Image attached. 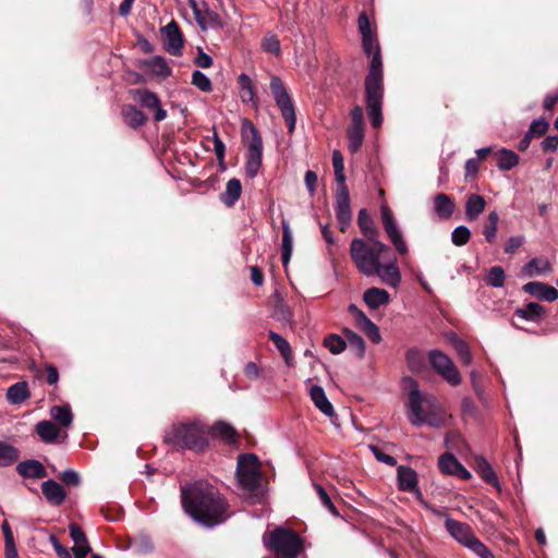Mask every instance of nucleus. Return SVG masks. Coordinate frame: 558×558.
<instances>
[{"label": "nucleus", "mask_w": 558, "mask_h": 558, "mask_svg": "<svg viewBox=\"0 0 558 558\" xmlns=\"http://www.w3.org/2000/svg\"><path fill=\"white\" fill-rule=\"evenodd\" d=\"M388 246L378 239L364 240L354 238L350 244V256L357 270L366 276H374L380 264V258Z\"/></svg>", "instance_id": "4"}, {"label": "nucleus", "mask_w": 558, "mask_h": 558, "mask_svg": "<svg viewBox=\"0 0 558 558\" xmlns=\"http://www.w3.org/2000/svg\"><path fill=\"white\" fill-rule=\"evenodd\" d=\"M236 476L240 485L248 492H255L259 487L260 472L255 454L245 453L239 457Z\"/></svg>", "instance_id": "10"}, {"label": "nucleus", "mask_w": 558, "mask_h": 558, "mask_svg": "<svg viewBox=\"0 0 558 558\" xmlns=\"http://www.w3.org/2000/svg\"><path fill=\"white\" fill-rule=\"evenodd\" d=\"M35 432L38 437L46 444L63 442L68 437L66 433L61 435L60 428L51 421L47 420L38 422L35 426Z\"/></svg>", "instance_id": "20"}, {"label": "nucleus", "mask_w": 558, "mask_h": 558, "mask_svg": "<svg viewBox=\"0 0 558 558\" xmlns=\"http://www.w3.org/2000/svg\"><path fill=\"white\" fill-rule=\"evenodd\" d=\"M486 201L478 194H470L465 202V216L468 220H476L485 210Z\"/></svg>", "instance_id": "29"}, {"label": "nucleus", "mask_w": 558, "mask_h": 558, "mask_svg": "<svg viewBox=\"0 0 558 558\" xmlns=\"http://www.w3.org/2000/svg\"><path fill=\"white\" fill-rule=\"evenodd\" d=\"M144 65L148 72L163 78L171 74V69L169 68L167 61L159 56L146 60Z\"/></svg>", "instance_id": "36"}, {"label": "nucleus", "mask_w": 558, "mask_h": 558, "mask_svg": "<svg viewBox=\"0 0 558 558\" xmlns=\"http://www.w3.org/2000/svg\"><path fill=\"white\" fill-rule=\"evenodd\" d=\"M134 99L142 106L147 109H151L155 111L154 119L157 122H160L167 118V111L162 109L160 106V100L157 94L148 90V89H136L133 90Z\"/></svg>", "instance_id": "16"}, {"label": "nucleus", "mask_w": 558, "mask_h": 558, "mask_svg": "<svg viewBox=\"0 0 558 558\" xmlns=\"http://www.w3.org/2000/svg\"><path fill=\"white\" fill-rule=\"evenodd\" d=\"M369 450L374 454V457L379 461L383 462L389 466H395L397 464L396 458H393L390 454H386L381 449H379L377 446L369 445Z\"/></svg>", "instance_id": "56"}, {"label": "nucleus", "mask_w": 558, "mask_h": 558, "mask_svg": "<svg viewBox=\"0 0 558 558\" xmlns=\"http://www.w3.org/2000/svg\"><path fill=\"white\" fill-rule=\"evenodd\" d=\"M470 238H471V231L466 226H458L451 232V242L456 246L465 245L470 241Z\"/></svg>", "instance_id": "49"}, {"label": "nucleus", "mask_w": 558, "mask_h": 558, "mask_svg": "<svg viewBox=\"0 0 558 558\" xmlns=\"http://www.w3.org/2000/svg\"><path fill=\"white\" fill-rule=\"evenodd\" d=\"M550 271L551 265L546 257H534L522 268V272L526 277H537Z\"/></svg>", "instance_id": "27"}, {"label": "nucleus", "mask_w": 558, "mask_h": 558, "mask_svg": "<svg viewBox=\"0 0 558 558\" xmlns=\"http://www.w3.org/2000/svg\"><path fill=\"white\" fill-rule=\"evenodd\" d=\"M452 347L457 351L459 357L461 359L464 365H470L472 363V353L469 344L459 338L457 335H451L449 338Z\"/></svg>", "instance_id": "40"}, {"label": "nucleus", "mask_w": 558, "mask_h": 558, "mask_svg": "<svg viewBox=\"0 0 558 558\" xmlns=\"http://www.w3.org/2000/svg\"><path fill=\"white\" fill-rule=\"evenodd\" d=\"M69 530L70 536L74 542V546H83V544H88L84 531L77 524H70Z\"/></svg>", "instance_id": "54"}, {"label": "nucleus", "mask_w": 558, "mask_h": 558, "mask_svg": "<svg viewBox=\"0 0 558 558\" xmlns=\"http://www.w3.org/2000/svg\"><path fill=\"white\" fill-rule=\"evenodd\" d=\"M349 312L353 315L356 326L369 338L374 343L381 340L378 327L362 312L356 305L351 304Z\"/></svg>", "instance_id": "17"}, {"label": "nucleus", "mask_w": 558, "mask_h": 558, "mask_svg": "<svg viewBox=\"0 0 558 558\" xmlns=\"http://www.w3.org/2000/svg\"><path fill=\"white\" fill-rule=\"evenodd\" d=\"M398 488L403 492L415 493L421 499L422 493L417 487V473L409 466L400 465L397 469Z\"/></svg>", "instance_id": "19"}, {"label": "nucleus", "mask_w": 558, "mask_h": 558, "mask_svg": "<svg viewBox=\"0 0 558 558\" xmlns=\"http://www.w3.org/2000/svg\"><path fill=\"white\" fill-rule=\"evenodd\" d=\"M305 185L310 192L311 195H314L316 190V183H317V174L314 171H306L304 177Z\"/></svg>", "instance_id": "63"}, {"label": "nucleus", "mask_w": 558, "mask_h": 558, "mask_svg": "<svg viewBox=\"0 0 558 558\" xmlns=\"http://www.w3.org/2000/svg\"><path fill=\"white\" fill-rule=\"evenodd\" d=\"M41 490L45 498L52 505H61L66 497L63 487L53 480L43 482Z\"/></svg>", "instance_id": "25"}, {"label": "nucleus", "mask_w": 558, "mask_h": 558, "mask_svg": "<svg viewBox=\"0 0 558 558\" xmlns=\"http://www.w3.org/2000/svg\"><path fill=\"white\" fill-rule=\"evenodd\" d=\"M325 345L332 354H339L345 349L347 342L338 335H330L325 339Z\"/></svg>", "instance_id": "50"}, {"label": "nucleus", "mask_w": 558, "mask_h": 558, "mask_svg": "<svg viewBox=\"0 0 558 558\" xmlns=\"http://www.w3.org/2000/svg\"><path fill=\"white\" fill-rule=\"evenodd\" d=\"M359 31L362 35V46L365 54L371 59L368 74L365 77L366 111L373 128L378 129L383 124L384 102V71L380 46L376 29L372 27L365 12L359 15Z\"/></svg>", "instance_id": "1"}, {"label": "nucleus", "mask_w": 558, "mask_h": 558, "mask_svg": "<svg viewBox=\"0 0 558 558\" xmlns=\"http://www.w3.org/2000/svg\"><path fill=\"white\" fill-rule=\"evenodd\" d=\"M380 214L384 229L387 233L388 239L392 243L395 250L401 255L407 254L409 248L403 239L402 232L393 217L392 211L388 206L383 205L380 207Z\"/></svg>", "instance_id": "12"}, {"label": "nucleus", "mask_w": 558, "mask_h": 558, "mask_svg": "<svg viewBox=\"0 0 558 558\" xmlns=\"http://www.w3.org/2000/svg\"><path fill=\"white\" fill-rule=\"evenodd\" d=\"M460 464L461 463L458 461V459L449 452H446L442 456H440L438 461V465L441 472L450 475L456 474Z\"/></svg>", "instance_id": "45"}, {"label": "nucleus", "mask_w": 558, "mask_h": 558, "mask_svg": "<svg viewBox=\"0 0 558 558\" xmlns=\"http://www.w3.org/2000/svg\"><path fill=\"white\" fill-rule=\"evenodd\" d=\"M310 396H311V399L314 402L315 407L317 409H319V411L322 413H324L325 415H327L329 417H333L336 415L333 407L327 399L323 387H320L318 385L312 386L310 389Z\"/></svg>", "instance_id": "26"}, {"label": "nucleus", "mask_w": 558, "mask_h": 558, "mask_svg": "<svg viewBox=\"0 0 558 558\" xmlns=\"http://www.w3.org/2000/svg\"><path fill=\"white\" fill-rule=\"evenodd\" d=\"M263 544L280 558H298L304 549L301 536L293 530L282 526L264 533Z\"/></svg>", "instance_id": "6"}, {"label": "nucleus", "mask_w": 558, "mask_h": 558, "mask_svg": "<svg viewBox=\"0 0 558 558\" xmlns=\"http://www.w3.org/2000/svg\"><path fill=\"white\" fill-rule=\"evenodd\" d=\"M271 94L278 106L283 120L287 123L288 132L293 134L296 125V113L293 100L284 86L282 80L278 76H271L269 84Z\"/></svg>", "instance_id": "8"}, {"label": "nucleus", "mask_w": 558, "mask_h": 558, "mask_svg": "<svg viewBox=\"0 0 558 558\" xmlns=\"http://www.w3.org/2000/svg\"><path fill=\"white\" fill-rule=\"evenodd\" d=\"M374 276L391 288H397L401 282V274L395 259L385 265L380 263Z\"/></svg>", "instance_id": "21"}, {"label": "nucleus", "mask_w": 558, "mask_h": 558, "mask_svg": "<svg viewBox=\"0 0 558 558\" xmlns=\"http://www.w3.org/2000/svg\"><path fill=\"white\" fill-rule=\"evenodd\" d=\"M272 315H274L275 319H277L278 322H281L284 324H290L292 322V312H291L290 307L287 304H284L283 302H280L279 304H277L275 306Z\"/></svg>", "instance_id": "52"}, {"label": "nucleus", "mask_w": 558, "mask_h": 558, "mask_svg": "<svg viewBox=\"0 0 558 558\" xmlns=\"http://www.w3.org/2000/svg\"><path fill=\"white\" fill-rule=\"evenodd\" d=\"M499 222V215L496 210L490 211L487 217V223L484 226L483 234L488 243H493L496 240L497 229Z\"/></svg>", "instance_id": "43"}, {"label": "nucleus", "mask_w": 558, "mask_h": 558, "mask_svg": "<svg viewBox=\"0 0 558 558\" xmlns=\"http://www.w3.org/2000/svg\"><path fill=\"white\" fill-rule=\"evenodd\" d=\"M19 458L17 450L7 444L0 442V465L7 466L15 462Z\"/></svg>", "instance_id": "48"}, {"label": "nucleus", "mask_w": 558, "mask_h": 558, "mask_svg": "<svg viewBox=\"0 0 558 558\" xmlns=\"http://www.w3.org/2000/svg\"><path fill=\"white\" fill-rule=\"evenodd\" d=\"M332 166L338 185H345L344 159L339 150L332 153Z\"/></svg>", "instance_id": "46"}, {"label": "nucleus", "mask_w": 558, "mask_h": 558, "mask_svg": "<svg viewBox=\"0 0 558 558\" xmlns=\"http://www.w3.org/2000/svg\"><path fill=\"white\" fill-rule=\"evenodd\" d=\"M545 151H555L558 148V135H549L542 142Z\"/></svg>", "instance_id": "64"}, {"label": "nucleus", "mask_w": 558, "mask_h": 558, "mask_svg": "<svg viewBox=\"0 0 558 558\" xmlns=\"http://www.w3.org/2000/svg\"><path fill=\"white\" fill-rule=\"evenodd\" d=\"M475 471L485 483L500 489V484L495 471L484 458L477 459Z\"/></svg>", "instance_id": "32"}, {"label": "nucleus", "mask_w": 558, "mask_h": 558, "mask_svg": "<svg viewBox=\"0 0 558 558\" xmlns=\"http://www.w3.org/2000/svg\"><path fill=\"white\" fill-rule=\"evenodd\" d=\"M523 291L538 299L553 302L558 299V290L543 282L531 281L523 286Z\"/></svg>", "instance_id": "22"}, {"label": "nucleus", "mask_w": 558, "mask_h": 558, "mask_svg": "<svg viewBox=\"0 0 558 558\" xmlns=\"http://www.w3.org/2000/svg\"><path fill=\"white\" fill-rule=\"evenodd\" d=\"M343 335L345 337V342L350 345V348L354 349L360 357H362L365 353V342L363 338L350 329H344Z\"/></svg>", "instance_id": "44"}, {"label": "nucleus", "mask_w": 558, "mask_h": 558, "mask_svg": "<svg viewBox=\"0 0 558 558\" xmlns=\"http://www.w3.org/2000/svg\"><path fill=\"white\" fill-rule=\"evenodd\" d=\"M269 339L274 342L277 350L281 353L282 357L284 359L287 364H290L293 356H292V349L289 342L279 333L275 331H269Z\"/></svg>", "instance_id": "42"}, {"label": "nucleus", "mask_w": 558, "mask_h": 558, "mask_svg": "<svg viewBox=\"0 0 558 558\" xmlns=\"http://www.w3.org/2000/svg\"><path fill=\"white\" fill-rule=\"evenodd\" d=\"M506 274L501 266H494L487 274V284L493 288H502L505 286Z\"/></svg>", "instance_id": "47"}, {"label": "nucleus", "mask_w": 558, "mask_h": 558, "mask_svg": "<svg viewBox=\"0 0 558 558\" xmlns=\"http://www.w3.org/2000/svg\"><path fill=\"white\" fill-rule=\"evenodd\" d=\"M262 47L265 51L279 56L280 53V41L275 35L266 36L263 40Z\"/></svg>", "instance_id": "53"}, {"label": "nucleus", "mask_w": 558, "mask_h": 558, "mask_svg": "<svg viewBox=\"0 0 558 558\" xmlns=\"http://www.w3.org/2000/svg\"><path fill=\"white\" fill-rule=\"evenodd\" d=\"M335 210L340 231L344 232L352 220L350 195L347 185H337Z\"/></svg>", "instance_id": "15"}, {"label": "nucleus", "mask_w": 558, "mask_h": 558, "mask_svg": "<svg viewBox=\"0 0 558 558\" xmlns=\"http://www.w3.org/2000/svg\"><path fill=\"white\" fill-rule=\"evenodd\" d=\"M31 397L28 385L26 381H19L7 391V399L11 404H21Z\"/></svg>", "instance_id": "31"}, {"label": "nucleus", "mask_w": 558, "mask_h": 558, "mask_svg": "<svg viewBox=\"0 0 558 558\" xmlns=\"http://www.w3.org/2000/svg\"><path fill=\"white\" fill-rule=\"evenodd\" d=\"M166 442L182 450L203 451L208 446L205 427L197 423H178L167 432Z\"/></svg>", "instance_id": "5"}, {"label": "nucleus", "mask_w": 558, "mask_h": 558, "mask_svg": "<svg viewBox=\"0 0 558 558\" xmlns=\"http://www.w3.org/2000/svg\"><path fill=\"white\" fill-rule=\"evenodd\" d=\"M50 416L63 428H69L73 422V414L69 404L51 407Z\"/></svg>", "instance_id": "34"}, {"label": "nucleus", "mask_w": 558, "mask_h": 558, "mask_svg": "<svg viewBox=\"0 0 558 558\" xmlns=\"http://www.w3.org/2000/svg\"><path fill=\"white\" fill-rule=\"evenodd\" d=\"M187 2L202 31L222 28L223 21L221 16L210 9L207 2H197L196 0H187Z\"/></svg>", "instance_id": "13"}, {"label": "nucleus", "mask_w": 558, "mask_h": 558, "mask_svg": "<svg viewBox=\"0 0 558 558\" xmlns=\"http://www.w3.org/2000/svg\"><path fill=\"white\" fill-rule=\"evenodd\" d=\"M456 209L453 199L444 193H439L434 197V211L441 220L449 219Z\"/></svg>", "instance_id": "24"}, {"label": "nucleus", "mask_w": 558, "mask_h": 558, "mask_svg": "<svg viewBox=\"0 0 558 558\" xmlns=\"http://www.w3.org/2000/svg\"><path fill=\"white\" fill-rule=\"evenodd\" d=\"M519 163V156L510 149L502 148L497 154V167L500 170H511Z\"/></svg>", "instance_id": "39"}, {"label": "nucleus", "mask_w": 558, "mask_h": 558, "mask_svg": "<svg viewBox=\"0 0 558 558\" xmlns=\"http://www.w3.org/2000/svg\"><path fill=\"white\" fill-rule=\"evenodd\" d=\"M315 489L317 492V495H318L319 500L323 504V506L326 507L332 514L338 515V511H337L336 507L333 506L329 495L324 489V487H322L318 484H315Z\"/></svg>", "instance_id": "57"}, {"label": "nucleus", "mask_w": 558, "mask_h": 558, "mask_svg": "<svg viewBox=\"0 0 558 558\" xmlns=\"http://www.w3.org/2000/svg\"><path fill=\"white\" fill-rule=\"evenodd\" d=\"M162 32L165 35V46L167 51L172 56L181 54L183 37L179 25L174 21H171L162 28Z\"/></svg>", "instance_id": "18"}, {"label": "nucleus", "mask_w": 558, "mask_h": 558, "mask_svg": "<svg viewBox=\"0 0 558 558\" xmlns=\"http://www.w3.org/2000/svg\"><path fill=\"white\" fill-rule=\"evenodd\" d=\"M122 116L124 122L131 128H138L147 121V117L132 105H128L122 109Z\"/></svg>", "instance_id": "38"}, {"label": "nucleus", "mask_w": 558, "mask_h": 558, "mask_svg": "<svg viewBox=\"0 0 558 558\" xmlns=\"http://www.w3.org/2000/svg\"><path fill=\"white\" fill-rule=\"evenodd\" d=\"M245 126L247 128V133H244L243 136L247 141V154H246V162H245V171L246 174L253 179L257 175L263 159V141L259 135L257 129L251 123L246 122Z\"/></svg>", "instance_id": "9"}, {"label": "nucleus", "mask_w": 558, "mask_h": 558, "mask_svg": "<svg viewBox=\"0 0 558 558\" xmlns=\"http://www.w3.org/2000/svg\"><path fill=\"white\" fill-rule=\"evenodd\" d=\"M211 434L215 437H219L227 442H233L236 439V432L229 423L226 422H217L213 428Z\"/></svg>", "instance_id": "41"}, {"label": "nucleus", "mask_w": 558, "mask_h": 558, "mask_svg": "<svg viewBox=\"0 0 558 558\" xmlns=\"http://www.w3.org/2000/svg\"><path fill=\"white\" fill-rule=\"evenodd\" d=\"M408 389V420L413 426L428 425L438 428L446 421V412L434 395L418 389L411 377L404 378Z\"/></svg>", "instance_id": "3"}, {"label": "nucleus", "mask_w": 558, "mask_h": 558, "mask_svg": "<svg viewBox=\"0 0 558 558\" xmlns=\"http://www.w3.org/2000/svg\"><path fill=\"white\" fill-rule=\"evenodd\" d=\"M514 314L524 320L535 322L545 314V310L541 304L530 302L523 307L517 308Z\"/></svg>", "instance_id": "35"}, {"label": "nucleus", "mask_w": 558, "mask_h": 558, "mask_svg": "<svg viewBox=\"0 0 558 558\" xmlns=\"http://www.w3.org/2000/svg\"><path fill=\"white\" fill-rule=\"evenodd\" d=\"M192 84L199 88L202 92H210L213 89V85L210 80L206 74H204L199 70H195L192 74Z\"/></svg>", "instance_id": "51"}, {"label": "nucleus", "mask_w": 558, "mask_h": 558, "mask_svg": "<svg viewBox=\"0 0 558 558\" xmlns=\"http://www.w3.org/2000/svg\"><path fill=\"white\" fill-rule=\"evenodd\" d=\"M50 543L59 558H72L70 550L59 542L56 535H50Z\"/></svg>", "instance_id": "60"}, {"label": "nucleus", "mask_w": 558, "mask_h": 558, "mask_svg": "<svg viewBox=\"0 0 558 558\" xmlns=\"http://www.w3.org/2000/svg\"><path fill=\"white\" fill-rule=\"evenodd\" d=\"M407 362H408L409 367L412 371L421 369V367L423 366V363H424L421 353L415 349H411L408 351Z\"/></svg>", "instance_id": "55"}, {"label": "nucleus", "mask_w": 558, "mask_h": 558, "mask_svg": "<svg viewBox=\"0 0 558 558\" xmlns=\"http://www.w3.org/2000/svg\"><path fill=\"white\" fill-rule=\"evenodd\" d=\"M239 84L242 92H250V101H253L255 93L251 78L246 74L242 73L239 76Z\"/></svg>", "instance_id": "61"}, {"label": "nucleus", "mask_w": 558, "mask_h": 558, "mask_svg": "<svg viewBox=\"0 0 558 558\" xmlns=\"http://www.w3.org/2000/svg\"><path fill=\"white\" fill-rule=\"evenodd\" d=\"M242 193V184L239 179H230L227 182L226 191L221 195V201L228 207L233 206L236 201L240 198Z\"/></svg>", "instance_id": "33"}, {"label": "nucleus", "mask_w": 558, "mask_h": 558, "mask_svg": "<svg viewBox=\"0 0 558 558\" xmlns=\"http://www.w3.org/2000/svg\"><path fill=\"white\" fill-rule=\"evenodd\" d=\"M20 475L31 478H44L47 476L45 466L37 460H26L16 466Z\"/></svg>", "instance_id": "28"}, {"label": "nucleus", "mask_w": 558, "mask_h": 558, "mask_svg": "<svg viewBox=\"0 0 558 558\" xmlns=\"http://www.w3.org/2000/svg\"><path fill=\"white\" fill-rule=\"evenodd\" d=\"M293 251V238L290 226L287 221H282V251L281 260L287 266L291 259Z\"/></svg>", "instance_id": "37"}, {"label": "nucleus", "mask_w": 558, "mask_h": 558, "mask_svg": "<svg viewBox=\"0 0 558 558\" xmlns=\"http://www.w3.org/2000/svg\"><path fill=\"white\" fill-rule=\"evenodd\" d=\"M182 506L195 521L209 527L228 518L227 501L206 481H196L182 487Z\"/></svg>", "instance_id": "2"}, {"label": "nucleus", "mask_w": 558, "mask_h": 558, "mask_svg": "<svg viewBox=\"0 0 558 558\" xmlns=\"http://www.w3.org/2000/svg\"><path fill=\"white\" fill-rule=\"evenodd\" d=\"M428 360L435 372L448 384L458 386L461 383V375L447 354L439 350H430Z\"/></svg>", "instance_id": "11"}, {"label": "nucleus", "mask_w": 558, "mask_h": 558, "mask_svg": "<svg viewBox=\"0 0 558 558\" xmlns=\"http://www.w3.org/2000/svg\"><path fill=\"white\" fill-rule=\"evenodd\" d=\"M445 527L453 539L470 549L480 558H494L493 553L478 537L475 536L472 527L468 523L447 517L445 520Z\"/></svg>", "instance_id": "7"}, {"label": "nucleus", "mask_w": 558, "mask_h": 558, "mask_svg": "<svg viewBox=\"0 0 558 558\" xmlns=\"http://www.w3.org/2000/svg\"><path fill=\"white\" fill-rule=\"evenodd\" d=\"M363 300L371 310H378L389 304L390 294L385 289L373 287L365 290Z\"/></svg>", "instance_id": "23"}, {"label": "nucleus", "mask_w": 558, "mask_h": 558, "mask_svg": "<svg viewBox=\"0 0 558 558\" xmlns=\"http://www.w3.org/2000/svg\"><path fill=\"white\" fill-rule=\"evenodd\" d=\"M357 225L361 232L366 238L365 240L377 239L378 230L374 226L373 219L365 208L359 211Z\"/></svg>", "instance_id": "30"}, {"label": "nucleus", "mask_w": 558, "mask_h": 558, "mask_svg": "<svg viewBox=\"0 0 558 558\" xmlns=\"http://www.w3.org/2000/svg\"><path fill=\"white\" fill-rule=\"evenodd\" d=\"M547 130H548V122L544 119H538V120H534L531 123L527 132L532 136H534V135L541 136V135L545 134Z\"/></svg>", "instance_id": "59"}, {"label": "nucleus", "mask_w": 558, "mask_h": 558, "mask_svg": "<svg viewBox=\"0 0 558 558\" xmlns=\"http://www.w3.org/2000/svg\"><path fill=\"white\" fill-rule=\"evenodd\" d=\"M61 480L69 486H77L80 484V476L73 470H65L61 474Z\"/></svg>", "instance_id": "62"}, {"label": "nucleus", "mask_w": 558, "mask_h": 558, "mask_svg": "<svg viewBox=\"0 0 558 558\" xmlns=\"http://www.w3.org/2000/svg\"><path fill=\"white\" fill-rule=\"evenodd\" d=\"M524 241L525 239L523 235L510 236L505 244V253L513 254L518 248H520L523 245Z\"/></svg>", "instance_id": "58"}, {"label": "nucleus", "mask_w": 558, "mask_h": 558, "mask_svg": "<svg viewBox=\"0 0 558 558\" xmlns=\"http://www.w3.org/2000/svg\"><path fill=\"white\" fill-rule=\"evenodd\" d=\"M349 149L351 153L360 150L364 141V111L361 106L351 110V123L348 129Z\"/></svg>", "instance_id": "14"}]
</instances>
